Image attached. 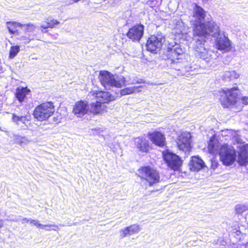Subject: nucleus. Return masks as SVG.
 <instances>
[{
  "label": "nucleus",
  "mask_w": 248,
  "mask_h": 248,
  "mask_svg": "<svg viewBox=\"0 0 248 248\" xmlns=\"http://www.w3.org/2000/svg\"><path fill=\"white\" fill-rule=\"evenodd\" d=\"M30 223L31 224H33L34 225L36 226L38 228H43L45 227H48L49 228L51 227H54L55 228V229H53L54 230H56V229H58V227L57 225H43L41 224V223H40L38 221H37L36 220H34V219L31 220Z\"/></svg>",
  "instance_id": "c85d7f7f"
},
{
  "label": "nucleus",
  "mask_w": 248,
  "mask_h": 248,
  "mask_svg": "<svg viewBox=\"0 0 248 248\" xmlns=\"http://www.w3.org/2000/svg\"><path fill=\"white\" fill-rule=\"evenodd\" d=\"M235 210L238 214H241L244 211V207L240 205H237L236 206Z\"/></svg>",
  "instance_id": "2f4dec72"
},
{
  "label": "nucleus",
  "mask_w": 248,
  "mask_h": 248,
  "mask_svg": "<svg viewBox=\"0 0 248 248\" xmlns=\"http://www.w3.org/2000/svg\"><path fill=\"white\" fill-rule=\"evenodd\" d=\"M238 162L240 166H246L248 165V155L240 154L238 157Z\"/></svg>",
  "instance_id": "bb28decb"
},
{
  "label": "nucleus",
  "mask_w": 248,
  "mask_h": 248,
  "mask_svg": "<svg viewBox=\"0 0 248 248\" xmlns=\"http://www.w3.org/2000/svg\"><path fill=\"white\" fill-rule=\"evenodd\" d=\"M218 163L217 161L215 159H212L211 160V168L215 170L218 166Z\"/></svg>",
  "instance_id": "7c9ffc66"
},
{
  "label": "nucleus",
  "mask_w": 248,
  "mask_h": 248,
  "mask_svg": "<svg viewBox=\"0 0 248 248\" xmlns=\"http://www.w3.org/2000/svg\"><path fill=\"white\" fill-rule=\"evenodd\" d=\"M216 47L223 52H229L232 49L231 42L227 37L217 38L216 41Z\"/></svg>",
  "instance_id": "f3484780"
},
{
  "label": "nucleus",
  "mask_w": 248,
  "mask_h": 248,
  "mask_svg": "<svg viewBox=\"0 0 248 248\" xmlns=\"http://www.w3.org/2000/svg\"><path fill=\"white\" fill-rule=\"evenodd\" d=\"M144 31V26L140 23H137L128 29L126 35L133 42H139L143 35Z\"/></svg>",
  "instance_id": "f8f14e48"
},
{
  "label": "nucleus",
  "mask_w": 248,
  "mask_h": 248,
  "mask_svg": "<svg viewBox=\"0 0 248 248\" xmlns=\"http://www.w3.org/2000/svg\"><path fill=\"white\" fill-rule=\"evenodd\" d=\"M99 80L103 85L114 86L117 88H121L122 86V83L120 80H117L114 77V76L107 71H101L99 76Z\"/></svg>",
  "instance_id": "9b49d317"
},
{
  "label": "nucleus",
  "mask_w": 248,
  "mask_h": 248,
  "mask_svg": "<svg viewBox=\"0 0 248 248\" xmlns=\"http://www.w3.org/2000/svg\"><path fill=\"white\" fill-rule=\"evenodd\" d=\"M147 136L153 144L155 146L162 148L166 146V138L162 132L157 131L148 132Z\"/></svg>",
  "instance_id": "ddd939ff"
},
{
  "label": "nucleus",
  "mask_w": 248,
  "mask_h": 248,
  "mask_svg": "<svg viewBox=\"0 0 248 248\" xmlns=\"http://www.w3.org/2000/svg\"><path fill=\"white\" fill-rule=\"evenodd\" d=\"M242 103L244 105H248V96H243L241 98Z\"/></svg>",
  "instance_id": "473e14b6"
},
{
  "label": "nucleus",
  "mask_w": 248,
  "mask_h": 248,
  "mask_svg": "<svg viewBox=\"0 0 248 248\" xmlns=\"http://www.w3.org/2000/svg\"><path fill=\"white\" fill-rule=\"evenodd\" d=\"M31 32L25 33V35L21 36L19 40L23 41V42L25 44L29 43L31 41L34 39V37L35 34H31Z\"/></svg>",
  "instance_id": "cd10ccee"
},
{
  "label": "nucleus",
  "mask_w": 248,
  "mask_h": 248,
  "mask_svg": "<svg viewBox=\"0 0 248 248\" xmlns=\"http://www.w3.org/2000/svg\"><path fill=\"white\" fill-rule=\"evenodd\" d=\"M191 138L190 133H181L176 140L178 149L185 153H189L192 149Z\"/></svg>",
  "instance_id": "9d476101"
},
{
  "label": "nucleus",
  "mask_w": 248,
  "mask_h": 248,
  "mask_svg": "<svg viewBox=\"0 0 248 248\" xmlns=\"http://www.w3.org/2000/svg\"><path fill=\"white\" fill-rule=\"evenodd\" d=\"M188 166L190 170L193 172H198L205 167L203 161L198 156H191Z\"/></svg>",
  "instance_id": "dca6fc26"
},
{
  "label": "nucleus",
  "mask_w": 248,
  "mask_h": 248,
  "mask_svg": "<svg viewBox=\"0 0 248 248\" xmlns=\"http://www.w3.org/2000/svg\"><path fill=\"white\" fill-rule=\"evenodd\" d=\"M162 157L167 166L173 171H181L183 161L176 154L166 150L162 152Z\"/></svg>",
  "instance_id": "0eeeda50"
},
{
  "label": "nucleus",
  "mask_w": 248,
  "mask_h": 248,
  "mask_svg": "<svg viewBox=\"0 0 248 248\" xmlns=\"http://www.w3.org/2000/svg\"><path fill=\"white\" fill-rule=\"evenodd\" d=\"M27 117L28 116H18L16 115H13V119L14 121L16 122L21 121L24 123L26 121H29V119H28Z\"/></svg>",
  "instance_id": "c756f323"
},
{
  "label": "nucleus",
  "mask_w": 248,
  "mask_h": 248,
  "mask_svg": "<svg viewBox=\"0 0 248 248\" xmlns=\"http://www.w3.org/2000/svg\"><path fill=\"white\" fill-rule=\"evenodd\" d=\"M20 51V46L18 45L13 46H11L9 53V58L10 59H13L16 56Z\"/></svg>",
  "instance_id": "a878e982"
},
{
  "label": "nucleus",
  "mask_w": 248,
  "mask_h": 248,
  "mask_svg": "<svg viewBox=\"0 0 248 248\" xmlns=\"http://www.w3.org/2000/svg\"><path fill=\"white\" fill-rule=\"evenodd\" d=\"M145 81L143 79H139L136 80L134 83L135 84H140V83H144Z\"/></svg>",
  "instance_id": "72a5a7b5"
},
{
  "label": "nucleus",
  "mask_w": 248,
  "mask_h": 248,
  "mask_svg": "<svg viewBox=\"0 0 248 248\" xmlns=\"http://www.w3.org/2000/svg\"><path fill=\"white\" fill-rule=\"evenodd\" d=\"M46 25H42L40 26V30L43 33H46L48 31V29H53L56 28L59 25L60 22L57 19H54L52 16H49L45 19Z\"/></svg>",
  "instance_id": "a211bd4d"
},
{
  "label": "nucleus",
  "mask_w": 248,
  "mask_h": 248,
  "mask_svg": "<svg viewBox=\"0 0 248 248\" xmlns=\"http://www.w3.org/2000/svg\"><path fill=\"white\" fill-rule=\"evenodd\" d=\"M219 29L217 24L212 21H207L205 22H198L195 23L193 26V34L194 36L202 37L201 39H198L196 41V44L202 46L205 42V38L209 35L212 32Z\"/></svg>",
  "instance_id": "f03ea898"
},
{
  "label": "nucleus",
  "mask_w": 248,
  "mask_h": 248,
  "mask_svg": "<svg viewBox=\"0 0 248 248\" xmlns=\"http://www.w3.org/2000/svg\"><path fill=\"white\" fill-rule=\"evenodd\" d=\"M94 94H95L96 101L88 105L89 114L93 116L106 111L107 107L105 104H108L115 99L114 97L107 92L97 91L93 93Z\"/></svg>",
  "instance_id": "f257e3e1"
},
{
  "label": "nucleus",
  "mask_w": 248,
  "mask_h": 248,
  "mask_svg": "<svg viewBox=\"0 0 248 248\" xmlns=\"http://www.w3.org/2000/svg\"><path fill=\"white\" fill-rule=\"evenodd\" d=\"M140 227L137 224H132L125 227L122 230L121 236L122 238L126 237L127 235H131L139 232Z\"/></svg>",
  "instance_id": "412c9836"
},
{
  "label": "nucleus",
  "mask_w": 248,
  "mask_h": 248,
  "mask_svg": "<svg viewBox=\"0 0 248 248\" xmlns=\"http://www.w3.org/2000/svg\"><path fill=\"white\" fill-rule=\"evenodd\" d=\"M136 175L149 186H152L161 181L159 170L149 165L140 167L137 170Z\"/></svg>",
  "instance_id": "7ed1b4c3"
},
{
  "label": "nucleus",
  "mask_w": 248,
  "mask_h": 248,
  "mask_svg": "<svg viewBox=\"0 0 248 248\" xmlns=\"http://www.w3.org/2000/svg\"><path fill=\"white\" fill-rule=\"evenodd\" d=\"M142 86L128 87L122 89L120 91V93L122 95H128L133 93L140 92V88H141Z\"/></svg>",
  "instance_id": "b1692460"
},
{
  "label": "nucleus",
  "mask_w": 248,
  "mask_h": 248,
  "mask_svg": "<svg viewBox=\"0 0 248 248\" xmlns=\"http://www.w3.org/2000/svg\"><path fill=\"white\" fill-rule=\"evenodd\" d=\"M164 41L165 36L160 32L151 35L146 43V49L150 52L156 53L160 50Z\"/></svg>",
  "instance_id": "6e6552de"
},
{
  "label": "nucleus",
  "mask_w": 248,
  "mask_h": 248,
  "mask_svg": "<svg viewBox=\"0 0 248 248\" xmlns=\"http://www.w3.org/2000/svg\"><path fill=\"white\" fill-rule=\"evenodd\" d=\"M239 91L238 87L222 89L218 91L219 101L221 106L224 108H230L235 106L238 102Z\"/></svg>",
  "instance_id": "20e7f679"
},
{
  "label": "nucleus",
  "mask_w": 248,
  "mask_h": 248,
  "mask_svg": "<svg viewBox=\"0 0 248 248\" xmlns=\"http://www.w3.org/2000/svg\"><path fill=\"white\" fill-rule=\"evenodd\" d=\"M219 159L222 164L227 166L233 164L236 159V151L232 146L224 143L219 148Z\"/></svg>",
  "instance_id": "423d86ee"
},
{
  "label": "nucleus",
  "mask_w": 248,
  "mask_h": 248,
  "mask_svg": "<svg viewBox=\"0 0 248 248\" xmlns=\"http://www.w3.org/2000/svg\"><path fill=\"white\" fill-rule=\"evenodd\" d=\"M6 28L9 33L11 35H18L20 34V29L24 27V32H33L36 27L31 23L27 24H21L20 22L10 21L6 22Z\"/></svg>",
  "instance_id": "1a4fd4ad"
},
{
  "label": "nucleus",
  "mask_w": 248,
  "mask_h": 248,
  "mask_svg": "<svg viewBox=\"0 0 248 248\" xmlns=\"http://www.w3.org/2000/svg\"><path fill=\"white\" fill-rule=\"evenodd\" d=\"M3 226L2 220L0 219V228H2Z\"/></svg>",
  "instance_id": "f704fd0d"
},
{
  "label": "nucleus",
  "mask_w": 248,
  "mask_h": 248,
  "mask_svg": "<svg viewBox=\"0 0 248 248\" xmlns=\"http://www.w3.org/2000/svg\"><path fill=\"white\" fill-rule=\"evenodd\" d=\"M193 17L198 19V22H201V20H203L206 17V13L203 9L200 6L195 4L193 12Z\"/></svg>",
  "instance_id": "5701e85b"
},
{
  "label": "nucleus",
  "mask_w": 248,
  "mask_h": 248,
  "mask_svg": "<svg viewBox=\"0 0 248 248\" xmlns=\"http://www.w3.org/2000/svg\"><path fill=\"white\" fill-rule=\"evenodd\" d=\"M218 140L216 138L215 135L210 137L208 141L207 147L208 152L209 154L213 155L217 153L218 150Z\"/></svg>",
  "instance_id": "4be33fe9"
},
{
  "label": "nucleus",
  "mask_w": 248,
  "mask_h": 248,
  "mask_svg": "<svg viewBox=\"0 0 248 248\" xmlns=\"http://www.w3.org/2000/svg\"><path fill=\"white\" fill-rule=\"evenodd\" d=\"M73 113L78 117H81L89 114L88 104L85 100L77 101L73 106Z\"/></svg>",
  "instance_id": "4468645a"
},
{
  "label": "nucleus",
  "mask_w": 248,
  "mask_h": 248,
  "mask_svg": "<svg viewBox=\"0 0 248 248\" xmlns=\"http://www.w3.org/2000/svg\"><path fill=\"white\" fill-rule=\"evenodd\" d=\"M134 144L138 151L142 153H147L152 149L149 141L144 137H138L135 138Z\"/></svg>",
  "instance_id": "2eb2a0df"
},
{
  "label": "nucleus",
  "mask_w": 248,
  "mask_h": 248,
  "mask_svg": "<svg viewBox=\"0 0 248 248\" xmlns=\"http://www.w3.org/2000/svg\"><path fill=\"white\" fill-rule=\"evenodd\" d=\"M55 106L52 101H46L37 105L32 112L33 118L38 122L47 121L55 112Z\"/></svg>",
  "instance_id": "39448f33"
},
{
  "label": "nucleus",
  "mask_w": 248,
  "mask_h": 248,
  "mask_svg": "<svg viewBox=\"0 0 248 248\" xmlns=\"http://www.w3.org/2000/svg\"><path fill=\"white\" fill-rule=\"evenodd\" d=\"M181 51L179 47L168 48L167 51V59L170 60L171 63L179 62V60L181 59L180 57Z\"/></svg>",
  "instance_id": "6ab92c4d"
},
{
  "label": "nucleus",
  "mask_w": 248,
  "mask_h": 248,
  "mask_svg": "<svg viewBox=\"0 0 248 248\" xmlns=\"http://www.w3.org/2000/svg\"><path fill=\"white\" fill-rule=\"evenodd\" d=\"M31 90L27 86L24 87H19L16 90L15 96L19 102L22 103L24 101L27 94H29Z\"/></svg>",
  "instance_id": "aec40b11"
},
{
  "label": "nucleus",
  "mask_w": 248,
  "mask_h": 248,
  "mask_svg": "<svg viewBox=\"0 0 248 248\" xmlns=\"http://www.w3.org/2000/svg\"><path fill=\"white\" fill-rule=\"evenodd\" d=\"M239 75L234 71H226L223 75V79L224 81H232L237 79Z\"/></svg>",
  "instance_id": "393cba45"
},
{
  "label": "nucleus",
  "mask_w": 248,
  "mask_h": 248,
  "mask_svg": "<svg viewBox=\"0 0 248 248\" xmlns=\"http://www.w3.org/2000/svg\"><path fill=\"white\" fill-rule=\"evenodd\" d=\"M23 220H24V221H25L26 222H27V223H28V222H30V220H29V219H27V218H24V219H23Z\"/></svg>",
  "instance_id": "c9c22d12"
}]
</instances>
